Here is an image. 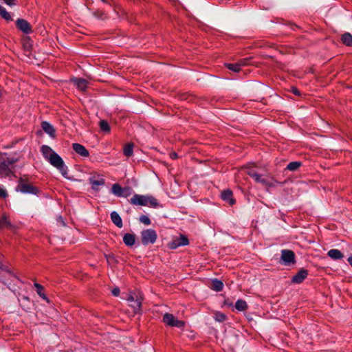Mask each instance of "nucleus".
Wrapping results in <instances>:
<instances>
[{
  "label": "nucleus",
  "mask_w": 352,
  "mask_h": 352,
  "mask_svg": "<svg viewBox=\"0 0 352 352\" xmlns=\"http://www.w3.org/2000/svg\"><path fill=\"white\" fill-rule=\"evenodd\" d=\"M130 203L135 206H150L156 208L159 206L157 200L152 195L135 194L130 199Z\"/></svg>",
  "instance_id": "nucleus-1"
},
{
  "label": "nucleus",
  "mask_w": 352,
  "mask_h": 352,
  "mask_svg": "<svg viewBox=\"0 0 352 352\" xmlns=\"http://www.w3.org/2000/svg\"><path fill=\"white\" fill-rule=\"evenodd\" d=\"M18 161L14 157H3L0 158V175L8 176L11 173L12 165Z\"/></svg>",
  "instance_id": "nucleus-2"
},
{
  "label": "nucleus",
  "mask_w": 352,
  "mask_h": 352,
  "mask_svg": "<svg viewBox=\"0 0 352 352\" xmlns=\"http://www.w3.org/2000/svg\"><path fill=\"white\" fill-rule=\"evenodd\" d=\"M141 242L144 245L153 244L157 239L156 232L153 229H146L141 232Z\"/></svg>",
  "instance_id": "nucleus-3"
},
{
  "label": "nucleus",
  "mask_w": 352,
  "mask_h": 352,
  "mask_svg": "<svg viewBox=\"0 0 352 352\" xmlns=\"http://www.w3.org/2000/svg\"><path fill=\"white\" fill-rule=\"evenodd\" d=\"M48 161L53 166L58 169L64 177H67V168L65 166V164L62 158L56 153L52 155Z\"/></svg>",
  "instance_id": "nucleus-4"
},
{
  "label": "nucleus",
  "mask_w": 352,
  "mask_h": 352,
  "mask_svg": "<svg viewBox=\"0 0 352 352\" xmlns=\"http://www.w3.org/2000/svg\"><path fill=\"white\" fill-rule=\"evenodd\" d=\"M129 303V306L133 309V312L136 314L140 311L142 298L135 293L129 294L126 298Z\"/></svg>",
  "instance_id": "nucleus-5"
},
{
  "label": "nucleus",
  "mask_w": 352,
  "mask_h": 352,
  "mask_svg": "<svg viewBox=\"0 0 352 352\" xmlns=\"http://www.w3.org/2000/svg\"><path fill=\"white\" fill-rule=\"evenodd\" d=\"M163 322L170 326L182 329L184 327V322L177 319L173 314L166 313L163 316Z\"/></svg>",
  "instance_id": "nucleus-6"
},
{
  "label": "nucleus",
  "mask_w": 352,
  "mask_h": 352,
  "mask_svg": "<svg viewBox=\"0 0 352 352\" xmlns=\"http://www.w3.org/2000/svg\"><path fill=\"white\" fill-rule=\"evenodd\" d=\"M89 182L92 189L94 190H98L100 187L104 186L105 184V180L102 177V175L96 173H91Z\"/></svg>",
  "instance_id": "nucleus-7"
},
{
  "label": "nucleus",
  "mask_w": 352,
  "mask_h": 352,
  "mask_svg": "<svg viewBox=\"0 0 352 352\" xmlns=\"http://www.w3.org/2000/svg\"><path fill=\"white\" fill-rule=\"evenodd\" d=\"M18 188L23 193L36 195L38 192V189L36 187L23 179H20Z\"/></svg>",
  "instance_id": "nucleus-8"
},
{
  "label": "nucleus",
  "mask_w": 352,
  "mask_h": 352,
  "mask_svg": "<svg viewBox=\"0 0 352 352\" xmlns=\"http://www.w3.org/2000/svg\"><path fill=\"white\" fill-rule=\"evenodd\" d=\"M16 26L18 30L26 34H31L33 32L32 25L23 19H18L16 21Z\"/></svg>",
  "instance_id": "nucleus-9"
},
{
  "label": "nucleus",
  "mask_w": 352,
  "mask_h": 352,
  "mask_svg": "<svg viewBox=\"0 0 352 352\" xmlns=\"http://www.w3.org/2000/svg\"><path fill=\"white\" fill-rule=\"evenodd\" d=\"M189 243L188 238L181 234L179 237L174 239L170 243H168V247L170 249H176L179 246L187 245Z\"/></svg>",
  "instance_id": "nucleus-10"
},
{
  "label": "nucleus",
  "mask_w": 352,
  "mask_h": 352,
  "mask_svg": "<svg viewBox=\"0 0 352 352\" xmlns=\"http://www.w3.org/2000/svg\"><path fill=\"white\" fill-rule=\"evenodd\" d=\"M281 260L286 265H289L295 263V254L293 251L283 250L281 251Z\"/></svg>",
  "instance_id": "nucleus-11"
},
{
  "label": "nucleus",
  "mask_w": 352,
  "mask_h": 352,
  "mask_svg": "<svg viewBox=\"0 0 352 352\" xmlns=\"http://www.w3.org/2000/svg\"><path fill=\"white\" fill-rule=\"evenodd\" d=\"M129 188H122L118 184H114L111 187V192L117 197H127L129 192Z\"/></svg>",
  "instance_id": "nucleus-12"
},
{
  "label": "nucleus",
  "mask_w": 352,
  "mask_h": 352,
  "mask_svg": "<svg viewBox=\"0 0 352 352\" xmlns=\"http://www.w3.org/2000/svg\"><path fill=\"white\" fill-rule=\"evenodd\" d=\"M308 271L305 269H301L296 275L292 278V282L294 283H301L307 276Z\"/></svg>",
  "instance_id": "nucleus-13"
},
{
  "label": "nucleus",
  "mask_w": 352,
  "mask_h": 352,
  "mask_svg": "<svg viewBox=\"0 0 352 352\" xmlns=\"http://www.w3.org/2000/svg\"><path fill=\"white\" fill-rule=\"evenodd\" d=\"M73 149L75 151L76 153L79 154L82 157H88L89 156V151L87 150V148L82 146V144L74 143L72 145Z\"/></svg>",
  "instance_id": "nucleus-14"
},
{
  "label": "nucleus",
  "mask_w": 352,
  "mask_h": 352,
  "mask_svg": "<svg viewBox=\"0 0 352 352\" xmlns=\"http://www.w3.org/2000/svg\"><path fill=\"white\" fill-rule=\"evenodd\" d=\"M221 198L227 201L230 206L235 203V200L232 198V192L230 190H226L222 192Z\"/></svg>",
  "instance_id": "nucleus-15"
},
{
  "label": "nucleus",
  "mask_w": 352,
  "mask_h": 352,
  "mask_svg": "<svg viewBox=\"0 0 352 352\" xmlns=\"http://www.w3.org/2000/svg\"><path fill=\"white\" fill-rule=\"evenodd\" d=\"M123 242L126 246H133L135 242V236L133 234L126 233L123 236Z\"/></svg>",
  "instance_id": "nucleus-16"
},
{
  "label": "nucleus",
  "mask_w": 352,
  "mask_h": 352,
  "mask_svg": "<svg viewBox=\"0 0 352 352\" xmlns=\"http://www.w3.org/2000/svg\"><path fill=\"white\" fill-rule=\"evenodd\" d=\"M112 222L118 228H121L123 226L122 221L119 214L115 211L111 213Z\"/></svg>",
  "instance_id": "nucleus-17"
},
{
  "label": "nucleus",
  "mask_w": 352,
  "mask_h": 352,
  "mask_svg": "<svg viewBox=\"0 0 352 352\" xmlns=\"http://www.w3.org/2000/svg\"><path fill=\"white\" fill-rule=\"evenodd\" d=\"M73 82L80 91H85L87 89V81L86 80L83 78H74Z\"/></svg>",
  "instance_id": "nucleus-18"
},
{
  "label": "nucleus",
  "mask_w": 352,
  "mask_h": 352,
  "mask_svg": "<svg viewBox=\"0 0 352 352\" xmlns=\"http://www.w3.org/2000/svg\"><path fill=\"white\" fill-rule=\"evenodd\" d=\"M41 151L43 153V155L47 160H48L52 156V155L55 153V152L47 145H43L41 146Z\"/></svg>",
  "instance_id": "nucleus-19"
},
{
  "label": "nucleus",
  "mask_w": 352,
  "mask_h": 352,
  "mask_svg": "<svg viewBox=\"0 0 352 352\" xmlns=\"http://www.w3.org/2000/svg\"><path fill=\"white\" fill-rule=\"evenodd\" d=\"M43 130L48 133L50 136L54 137L55 134V129L54 127L47 122H43L41 124Z\"/></svg>",
  "instance_id": "nucleus-20"
},
{
  "label": "nucleus",
  "mask_w": 352,
  "mask_h": 352,
  "mask_svg": "<svg viewBox=\"0 0 352 352\" xmlns=\"http://www.w3.org/2000/svg\"><path fill=\"white\" fill-rule=\"evenodd\" d=\"M327 255L330 258H331L332 259H334V260L341 259L344 256L340 250H338L337 249H331V250H330L328 252Z\"/></svg>",
  "instance_id": "nucleus-21"
},
{
  "label": "nucleus",
  "mask_w": 352,
  "mask_h": 352,
  "mask_svg": "<svg viewBox=\"0 0 352 352\" xmlns=\"http://www.w3.org/2000/svg\"><path fill=\"white\" fill-rule=\"evenodd\" d=\"M3 228H12V226L6 214H3L0 219V229Z\"/></svg>",
  "instance_id": "nucleus-22"
},
{
  "label": "nucleus",
  "mask_w": 352,
  "mask_h": 352,
  "mask_svg": "<svg viewBox=\"0 0 352 352\" xmlns=\"http://www.w3.org/2000/svg\"><path fill=\"white\" fill-rule=\"evenodd\" d=\"M255 182H256L258 183H261V184H263V186H265L266 187L273 186L272 182L270 181V179H268V178H267L264 175H262L261 174L258 175V179L256 180Z\"/></svg>",
  "instance_id": "nucleus-23"
},
{
  "label": "nucleus",
  "mask_w": 352,
  "mask_h": 352,
  "mask_svg": "<svg viewBox=\"0 0 352 352\" xmlns=\"http://www.w3.org/2000/svg\"><path fill=\"white\" fill-rule=\"evenodd\" d=\"M34 287L36 288V291L37 294L41 298H42L43 300H46L47 302H49L50 300H49L48 298L47 297V296L44 293V287L41 285H40V284H38L37 283H34Z\"/></svg>",
  "instance_id": "nucleus-24"
},
{
  "label": "nucleus",
  "mask_w": 352,
  "mask_h": 352,
  "mask_svg": "<svg viewBox=\"0 0 352 352\" xmlns=\"http://www.w3.org/2000/svg\"><path fill=\"white\" fill-rule=\"evenodd\" d=\"M342 43L347 46H352V35L350 33H344L341 37Z\"/></svg>",
  "instance_id": "nucleus-25"
},
{
  "label": "nucleus",
  "mask_w": 352,
  "mask_h": 352,
  "mask_svg": "<svg viewBox=\"0 0 352 352\" xmlns=\"http://www.w3.org/2000/svg\"><path fill=\"white\" fill-rule=\"evenodd\" d=\"M223 284L221 281L214 279L212 281L211 288L216 292H221L223 289Z\"/></svg>",
  "instance_id": "nucleus-26"
},
{
  "label": "nucleus",
  "mask_w": 352,
  "mask_h": 352,
  "mask_svg": "<svg viewBox=\"0 0 352 352\" xmlns=\"http://www.w3.org/2000/svg\"><path fill=\"white\" fill-rule=\"evenodd\" d=\"M235 308L241 311H245L248 309L247 302L243 300H238L235 303Z\"/></svg>",
  "instance_id": "nucleus-27"
},
{
  "label": "nucleus",
  "mask_w": 352,
  "mask_h": 352,
  "mask_svg": "<svg viewBox=\"0 0 352 352\" xmlns=\"http://www.w3.org/2000/svg\"><path fill=\"white\" fill-rule=\"evenodd\" d=\"M133 146L132 143H129L124 146L123 153L125 156L131 157L133 155Z\"/></svg>",
  "instance_id": "nucleus-28"
},
{
  "label": "nucleus",
  "mask_w": 352,
  "mask_h": 352,
  "mask_svg": "<svg viewBox=\"0 0 352 352\" xmlns=\"http://www.w3.org/2000/svg\"><path fill=\"white\" fill-rule=\"evenodd\" d=\"M0 16L8 21H12V18L10 14L8 12H7L6 8L2 7L1 6H0Z\"/></svg>",
  "instance_id": "nucleus-29"
},
{
  "label": "nucleus",
  "mask_w": 352,
  "mask_h": 352,
  "mask_svg": "<svg viewBox=\"0 0 352 352\" xmlns=\"http://www.w3.org/2000/svg\"><path fill=\"white\" fill-rule=\"evenodd\" d=\"M301 165L302 163L300 162H292L287 165L286 169L290 171H295L298 169Z\"/></svg>",
  "instance_id": "nucleus-30"
},
{
  "label": "nucleus",
  "mask_w": 352,
  "mask_h": 352,
  "mask_svg": "<svg viewBox=\"0 0 352 352\" xmlns=\"http://www.w3.org/2000/svg\"><path fill=\"white\" fill-rule=\"evenodd\" d=\"M99 126H100L101 131H102L105 133L110 132L111 128H110V126H109V123L107 122V121H106L104 120H100L99 122Z\"/></svg>",
  "instance_id": "nucleus-31"
},
{
  "label": "nucleus",
  "mask_w": 352,
  "mask_h": 352,
  "mask_svg": "<svg viewBox=\"0 0 352 352\" xmlns=\"http://www.w3.org/2000/svg\"><path fill=\"white\" fill-rule=\"evenodd\" d=\"M246 173L255 181L258 179V173L254 168H247Z\"/></svg>",
  "instance_id": "nucleus-32"
},
{
  "label": "nucleus",
  "mask_w": 352,
  "mask_h": 352,
  "mask_svg": "<svg viewBox=\"0 0 352 352\" xmlns=\"http://www.w3.org/2000/svg\"><path fill=\"white\" fill-rule=\"evenodd\" d=\"M226 66L228 69L233 71L234 72H239L241 70L240 65H238L237 63H228L226 65Z\"/></svg>",
  "instance_id": "nucleus-33"
},
{
  "label": "nucleus",
  "mask_w": 352,
  "mask_h": 352,
  "mask_svg": "<svg viewBox=\"0 0 352 352\" xmlns=\"http://www.w3.org/2000/svg\"><path fill=\"white\" fill-rule=\"evenodd\" d=\"M226 316L221 312H216L214 314V319L218 322H223L226 320Z\"/></svg>",
  "instance_id": "nucleus-34"
},
{
  "label": "nucleus",
  "mask_w": 352,
  "mask_h": 352,
  "mask_svg": "<svg viewBox=\"0 0 352 352\" xmlns=\"http://www.w3.org/2000/svg\"><path fill=\"white\" fill-rule=\"evenodd\" d=\"M94 16L99 19H105L107 18L106 14L102 10H96L93 13Z\"/></svg>",
  "instance_id": "nucleus-35"
},
{
  "label": "nucleus",
  "mask_w": 352,
  "mask_h": 352,
  "mask_svg": "<svg viewBox=\"0 0 352 352\" xmlns=\"http://www.w3.org/2000/svg\"><path fill=\"white\" fill-rule=\"evenodd\" d=\"M140 221L146 226H148L151 224L150 219L146 215H142L140 217Z\"/></svg>",
  "instance_id": "nucleus-36"
},
{
  "label": "nucleus",
  "mask_w": 352,
  "mask_h": 352,
  "mask_svg": "<svg viewBox=\"0 0 352 352\" xmlns=\"http://www.w3.org/2000/svg\"><path fill=\"white\" fill-rule=\"evenodd\" d=\"M250 60V58H243V59H241L238 63L237 64L238 65H240V67H242V66H245V65H247L249 64V60Z\"/></svg>",
  "instance_id": "nucleus-37"
},
{
  "label": "nucleus",
  "mask_w": 352,
  "mask_h": 352,
  "mask_svg": "<svg viewBox=\"0 0 352 352\" xmlns=\"http://www.w3.org/2000/svg\"><path fill=\"white\" fill-rule=\"evenodd\" d=\"M8 196L6 190L0 188V198H6Z\"/></svg>",
  "instance_id": "nucleus-38"
},
{
  "label": "nucleus",
  "mask_w": 352,
  "mask_h": 352,
  "mask_svg": "<svg viewBox=\"0 0 352 352\" xmlns=\"http://www.w3.org/2000/svg\"><path fill=\"white\" fill-rule=\"evenodd\" d=\"M106 258L109 263H111L115 261V257L113 255H107Z\"/></svg>",
  "instance_id": "nucleus-39"
},
{
  "label": "nucleus",
  "mask_w": 352,
  "mask_h": 352,
  "mask_svg": "<svg viewBox=\"0 0 352 352\" xmlns=\"http://www.w3.org/2000/svg\"><path fill=\"white\" fill-rule=\"evenodd\" d=\"M112 294L115 296H118L120 294V289L118 287H116L112 290Z\"/></svg>",
  "instance_id": "nucleus-40"
},
{
  "label": "nucleus",
  "mask_w": 352,
  "mask_h": 352,
  "mask_svg": "<svg viewBox=\"0 0 352 352\" xmlns=\"http://www.w3.org/2000/svg\"><path fill=\"white\" fill-rule=\"evenodd\" d=\"M292 91L296 96H300V91L296 87H292Z\"/></svg>",
  "instance_id": "nucleus-41"
},
{
  "label": "nucleus",
  "mask_w": 352,
  "mask_h": 352,
  "mask_svg": "<svg viewBox=\"0 0 352 352\" xmlns=\"http://www.w3.org/2000/svg\"><path fill=\"white\" fill-rule=\"evenodd\" d=\"M177 157H178V155H177V154L176 153H170V157H171L172 159H173V160H174V159H177Z\"/></svg>",
  "instance_id": "nucleus-42"
},
{
  "label": "nucleus",
  "mask_w": 352,
  "mask_h": 352,
  "mask_svg": "<svg viewBox=\"0 0 352 352\" xmlns=\"http://www.w3.org/2000/svg\"><path fill=\"white\" fill-rule=\"evenodd\" d=\"M348 262L352 266V256L348 258Z\"/></svg>",
  "instance_id": "nucleus-43"
},
{
  "label": "nucleus",
  "mask_w": 352,
  "mask_h": 352,
  "mask_svg": "<svg viewBox=\"0 0 352 352\" xmlns=\"http://www.w3.org/2000/svg\"><path fill=\"white\" fill-rule=\"evenodd\" d=\"M0 269L3 270V266L1 263H0Z\"/></svg>",
  "instance_id": "nucleus-44"
},
{
  "label": "nucleus",
  "mask_w": 352,
  "mask_h": 352,
  "mask_svg": "<svg viewBox=\"0 0 352 352\" xmlns=\"http://www.w3.org/2000/svg\"><path fill=\"white\" fill-rule=\"evenodd\" d=\"M2 96V91H1V89L0 88V98Z\"/></svg>",
  "instance_id": "nucleus-45"
},
{
  "label": "nucleus",
  "mask_w": 352,
  "mask_h": 352,
  "mask_svg": "<svg viewBox=\"0 0 352 352\" xmlns=\"http://www.w3.org/2000/svg\"><path fill=\"white\" fill-rule=\"evenodd\" d=\"M103 2H105L106 1L105 0H102Z\"/></svg>",
  "instance_id": "nucleus-46"
}]
</instances>
